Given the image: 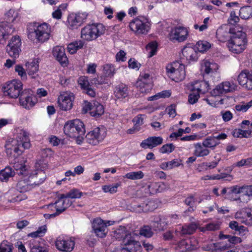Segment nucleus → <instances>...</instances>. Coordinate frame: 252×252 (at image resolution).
<instances>
[{
  "instance_id": "f257e3e1",
  "label": "nucleus",
  "mask_w": 252,
  "mask_h": 252,
  "mask_svg": "<svg viewBox=\"0 0 252 252\" xmlns=\"http://www.w3.org/2000/svg\"><path fill=\"white\" fill-rule=\"evenodd\" d=\"M27 31L29 38L32 40L35 38L39 42H44L49 39L51 27L46 23H33L28 25Z\"/></svg>"
},
{
  "instance_id": "f03ea898",
  "label": "nucleus",
  "mask_w": 252,
  "mask_h": 252,
  "mask_svg": "<svg viewBox=\"0 0 252 252\" xmlns=\"http://www.w3.org/2000/svg\"><path fill=\"white\" fill-rule=\"evenodd\" d=\"M247 43L246 34L240 31H235L230 35V38L228 42V47L231 52L240 54L245 49Z\"/></svg>"
},
{
  "instance_id": "7ed1b4c3",
  "label": "nucleus",
  "mask_w": 252,
  "mask_h": 252,
  "mask_svg": "<svg viewBox=\"0 0 252 252\" xmlns=\"http://www.w3.org/2000/svg\"><path fill=\"white\" fill-rule=\"evenodd\" d=\"M63 131L65 135L70 138L80 139L85 134V128L82 121L74 119L65 123Z\"/></svg>"
},
{
  "instance_id": "20e7f679",
  "label": "nucleus",
  "mask_w": 252,
  "mask_h": 252,
  "mask_svg": "<svg viewBox=\"0 0 252 252\" xmlns=\"http://www.w3.org/2000/svg\"><path fill=\"white\" fill-rule=\"evenodd\" d=\"M17 146L7 145L6 149L7 155H11L12 152L18 155H20L22 153V151L20 149V146L24 149H29L31 146L29 134L27 131L23 129H20L17 133L16 136Z\"/></svg>"
},
{
  "instance_id": "39448f33",
  "label": "nucleus",
  "mask_w": 252,
  "mask_h": 252,
  "mask_svg": "<svg viewBox=\"0 0 252 252\" xmlns=\"http://www.w3.org/2000/svg\"><path fill=\"white\" fill-rule=\"evenodd\" d=\"M131 31L136 35H145L148 33L150 25L148 19L143 16H138L133 19L129 24Z\"/></svg>"
},
{
  "instance_id": "423d86ee",
  "label": "nucleus",
  "mask_w": 252,
  "mask_h": 252,
  "mask_svg": "<svg viewBox=\"0 0 252 252\" xmlns=\"http://www.w3.org/2000/svg\"><path fill=\"white\" fill-rule=\"evenodd\" d=\"M166 72L169 77L176 82L183 80L186 76L185 65L179 62L168 64L166 66Z\"/></svg>"
},
{
  "instance_id": "0eeeda50",
  "label": "nucleus",
  "mask_w": 252,
  "mask_h": 252,
  "mask_svg": "<svg viewBox=\"0 0 252 252\" xmlns=\"http://www.w3.org/2000/svg\"><path fill=\"white\" fill-rule=\"evenodd\" d=\"M22 86L23 84L21 81L18 80H13L8 82L3 87L4 95L12 98H17L18 96L20 97Z\"/></svg>"
},
{
  "instance_id": "6e6552de",
  "label": "nucleus",
  "mask_w": 252,
  "mask_h": 252,
  "mask_svg": "<svg viewBox=\"0 0 252 252\" xmlns=\"http://www.w3.org/2000/svg\"><path fill=\"white\" fill-rule=\"evenodd\" d=\"M88 14L86 12L71 13L68 16L67 26L71 30L76 29L86 19Z\"/></svg>"
},
{
  "instance_id": "1a4fd4ad",
  "label": "nucleus",
  "mask_w": 252,
  "mask_h": 252,
  "mask_svg": "<svg viewBox=\"0 0 252 252\" xmlns=\"http://www.w3.org/2000/svg\"><path fill=\"white\" fill-rule=\"evenodd\" d=\"M21 41L19 36H14L10 40L6 46V52L12 58H16L19 57L21 51Z\"/></svg>"
},
{
  "instance_id": "9d476101",
  "label": "nucleus",
  "mask_w": 252,
  "mask_h": 252,
  "mask_svg": "<svg viewBox=\"0 0 252 252\" xmlns=\"http://www.w3.org/2000/svg\"><path fill=\"white\" fill-rule=\"evenodd\" d=\"M74 245V237H70L69 239H65L59 237L56 241V246L61 251L70 252L73 249Z\"/></svg>"
},
{
  "instance_id": "9b49d317",
  "label": "nucleus",
  "mask_w": 252,
  "mask_h": 252,
  "mask_svg": "<svg viewBox=\"0 0 252 252\" xmlns=\"http://www.w3.org/2000/svg\"><path fill=\"white\" fill-rule=\"evenodd\" d=\"M74 97L73 94L64 93L58 97L59 106L63 110L68 111L71 109L73 106L72 102Z\"/></svg>"
},
{
  "instance_id": "f8f14e48",
  "label": "nucleus",
  "mask_w": 252,
  "mask_h": 252,
  "mask_svg": "<svg viewBox=\"0 0 252 252\" xmlns=\"http://www.w3.org/2000/svg\"><path fill=\"white\" fill-rule=\"evenodd\" d=\"M32 94H31L29 90H25L22 92L19 97L21 105L28 109L33 107L36 102V99L32 97Z\"/></svg>"
},
{
  "instance_id": "ddd939ff",
  "label": "nucleus",
  "mask_w": 252,
  "mask_h": 252,
  "mask_svg": "<svg viewBox=\"0 0 252 252\" xmlns=\"http://www.w3.org/2000/svg\"><path fill=\"white\" fill-rule=\"evenodd\" d=\"M7 156H9L10 163L13 164V167L18 175L23 176L28 174L25 165L22 161L19 162V158H18L19 155L12 152L11 155H7Z\"/></svg>"
},
{
  "instance_id": "4468645a",
  "label": "nucleus",
  "mask_w": 252,
  "mask_h": 252,
  "mask_svg": "<svg viewBox=\"0 0 252 252\" xmlns=\"http://www.w3.org/2000/svg\"><path fill=\"white\" fill-rule=\"evenodd\" d=\"M188 33L186 28L179 26L172 30L169 34V38L172 41L183 42L187 38Z\"/></svg>"
},
{
  "instance_id": "2eb2a0df",
  "label": "nucleus",
  "mask_w": 252,
  "mask_h": 252,
  "mask_svg": "<svg viewBox=\"0 0 252 252\" xmlns=\"http://www.w3.org/2000/svg\"><path fill=\"white\" fill-rule=\"evenodd\" d=\"M123 245L129 252H142L139 242L134 239V235H129L124 240Z\"/></svg>"
},
{
  "instance_id": "dca6fc26",
  "label": "nucleus",
  "mask_w": 252,
  "mask_h": 252,
  "mask_svg": "<svg viewBox=\"0 0 252 252\" xmlns=\"http://www.w3.org/2000/svg\"><path fill=\"white\" fill-rule=\"evenodd\" d=\"M112 224L110 221H104L100 218H95V235L99 238L105 237L108 232V226Z\"/></svg>"
},
{
  "instance_id": "f3484780",
  "label": "nucleus",
  "mask_w": 252,
  "mask_h": 252,
  "mask_svg": "<svg viewBox=\"0 0 252 252\" xmlns=\"http://www.w3.org/2000/svg\"><path fill=\"white\" fill-rule=\"evenodd\" d=\"M238 81L240 85L248 90H252V71L244 70L238 76Z\"/></svg>"
},
{
  "instance_id": "a211bd4d",
  "label": "nucleus",
  "mask_w": 252,
  "mask_h": 252,
  "mask_svg": "<svg viewBox=\"0 0 252 252\" xmlns=\"http://www.w3.org/2000/svg\"><path fill=\"white\" fill-rule=\"evenodd\" d=\"M236 88V85L231 84L229 82H224L217 86L211 94L215 96L220 95L228 92H233Z\"/></svg>"
},
{
  "instance_id": "6ab92c4d",
  "label": "nucleus",
  "mask_w": 252,
  "mask_h": 252,
  "mask_svg": "<svg viewBox=\"0 0 252 252\" xmlns=\"http://www.w3.org/2000/svg\"><path fill=\"white\" fill-rule=\"evenodd\" d=\"M152 226L156 231H163L168 224L167 218L163 216H154L151 218Z\"/></svg>"
},
{
  "instance_id": "aec40b11",
  "label": "nucleus",
  "mask_w": 252,
  "mask_h": 252,
  "mask_svg": "<svg viewBox=\"0 0 252 252\" xmlns=\"http://www.w3.org/2000/svg\"><path fill=\"white\" fill-rule=\"evenodd\" d=\"M155 208V203L153 201H148L141 204L135 203L131 206V211L138 213L152 211Z\"/></svg>"
},
{
  "instance_id": "412c9836",
  "label": "nucleus",
  "mask_w": 252,
  "mask_h": 252,
  "mask_svg": "<svg viewBox=\"0 0 252 252\" xmlns=\"http://www.w3.org/2000/svg\"><path fill=\"white\" fill-rule=\"evenodd\" d=\"M235 31V29H229L226 26H221L216 31V37L219 41L224 42L229 40V34L232 35Z\"/></svg>"
},
{
  "instance_id": "4be33fe9",
  "label": "nucleus",
  "mask_w": 252,
  "mask_h": 252,
  "mask_svg": "<svg viewBox=\"0 0 252 252\" xmlns=\"http://www.w3.org/2000/svg\"><path fill=\"white\" fill-rule=\"evenodd\" d=\"M34 188L42 184L46 178L45 172L42 170L37 169L33 171L30 175H28Z\"/></svg>"
},
{
  "instance_id": "5701e85b",
  "label": "nucleus",
  "mask_w": 252,
  "mask_h": 252,
  "mask_svg": "<svg viewBox=\"0 0 252 252\" xmlns=\"http://www.w3.org/2000/svg\"><path fill=\"white\" fill-rule=\"evenodd\" d=\"M163 139L161 136H150L142 141L140 146L144 149H152L163 143Z\"/></svg>"
},
{
  "instance_id": "b1692460",
  "label": "nucleus",
  "mask_w": 252,
  "mask_h": 252,
  "mask_svg": "<svg viewBox=\"0 0 252 252\" xmlns=\"http://www.w3.org/2000/svg\"><path fill=\"white\" fill-rule=\"evenodd\" d=\"M23 176V178L18 182L16 185V189L20 192H26L34 188L31 180L28 177V175Z\"/></svg>"
},
{
  "instance_id": "393cba45",
  "label": "nucleus",
  "mask_w": 252,
  "mask_h": 252,
  "mask_svg": "<svg viewBox=\"0 0 252 252\" xmlns=\"http://www.w3.org/2000/svg\"><path fill=\"white\" fill-rule=\"evenodd\" d=\"M53 54L62 65L67 64L68 59L65 55L64 48L60 46L55 47L53 49Z\"/></svg>"
},
{
  "instance_id": "a878e982",
  "label": "nucleus",
  "mask_w": 252,
  "mask_h": 252,
  "mask_svg": "<svg viewBox=\"0 0 252 252\" xmlns=\"http://www.w3.org/2000/svg\"><path fill=\"white\" fill-rule=\"evenodd\" d=\"M210 89L208 82L205 81H196L191 85V92L196 91L198 93L205 94Z\"/></svg>"
},
{
  "instance_id": "bb28decb",
  "label": "nucleus",
  "mask_w": 252,
  "mask_h": 252,
  "mask_svg": "<svg viewBox=\"0 0 252 252\" xmlns=\"http://www.w3.org/2000/svg\"><path fill=\"white\" fill-rule=\"evenodd\" d=\"M94 35V24H88L81 32V37L82 39L87 41H91L93 39Z\"/></svg>"
},
{
  "instance_id": "cd10ccee",
  "label": "nucleus",
  "mask_w": 252,
  "mask_h": 252,
  "mask_svg": "<svg viewBox=\"0 0 252 252\" xmlns=\"http://www.w3.org/2000/svg\"><path fill=\"white\" fill-rule=\"evenodd\" d=\"M194 47L186 46L182 50V54L186 60L189 61H195L197 59V53Z\"/></svg>"
},
{
  "instance_id": "c85d7f7f",
  "label": "nucleus",
  "mask_w": 252,
  "mask_h": 252,
  "mask_svg": "<svg viewBox=\"0 0 252 252\" xmlns=\"http://www.w3.org/2000/svg\"><path fill=\"white\" fill-rule=\"evenodd\" d=\"M218 69V65L214 63H211L207 60L202 61L201 64V70L202 72L208 74L212 73Z\"/></svg>"
},
{
  "instance_id": "c756f323",
  "label": "nucleus",
  "mask_w": 252,
  "mask_h": 252,
  "mask_svg": "<svg viewBox=\"0 0 252 252\" xmlns=\"http://www.w3.org/2000/svg\"><path fill=\"white\" fill-rule=\"evenodd\" d=\"M152 79H138L136 83L137 87L140 88V91L142 93H148L152 88Z\"/></svg>"
},
{
  "instance_id": "7c9ffc66",
  "label": "nucleus",
  "mask_w": 252,
  "mask_h": 252,
  "mask_svg": "<svg viewBox=\"0 0 252 252\" xmlns=\"http://www.w3.org/2000/svg\"><path fill=\"white\" fill-rule=\"evenodd\" d=\"M14 30L11 25H0V44L3 43L5 41L8 35L13 33Z\"/></svg>"
},
{
  "instance_id": "2f4dec72",
  "label": "nucleus",
  "mask_w": 252,
  "mask_h": 252,
  "mask_svg": "<svg viewBox=\"0 0 252 252\" xmlns=\"http://www.w3.org/2000/svg\"><path fill=\"white\" fill-rule=\"evenodd\" d=\"M59 199L55 203V208L56 210V212L50 215V217H55L66 210L64 204L63 202L64 197H65L64 194H61L58 196Z\"/></svg>"
},
{
  "instance_id": "473e14b6",
  "label": "nucleus",
  "mask_w": 252,
  "mask_h": 252,
  "mask_svg": "<svg viewBox=\"0 0 252 252\" xmlns=\"http://www.w3.org/2000/svg\"><path fill=\"white\" fill-rule=\"evenodd\" d=\"M114 94L118 99L126 98L128 94L127 87L125 84H119L115 87Z\"/></svg>"
},
{
  "instance_id": "72a5a7b5",
  "label": "nucleus",
  "mask_w": 252,
  "mask_h": 252,
  "mask_svg": "<svg viewBox=\"0 0 252 252\" xmlns=\"http://www.w3.org/2000/svg\"><path fill=\"white\" fill-rule=\"evenodd\" d=\"M135 234L134 233H128L126 228L124 226H120L119 228L114 231V237L116 239L118 240L123 239V243H124V240L128 235H134Z\"/></svg>"
},
{
  "instance_id": "f704fd0d",
  "label": "nucleus",
  "mask_w": 252,
  "mask_h": 252,
  "mask_svg": "<svg viewBox=\"0 0 252 252\" xmlns=\"http://www.w3.org/2000/svg\"><path fill=\"white\" fill-rule=\"evenodd\" d=\"M27 67V71L28 74L31 76L32 78H35L37 76V72L38 70L39 65L38 61H33L30 63L26 64Z\"/></svg>"
},
{
  "instance_id": "c9c22d12",
  "label": "nucleus",
  "mask_w": 252,
  "mask_h": 252,
  "mask_svg": "<svg viewBox=\"0 0 252 252\" xmlns=\"http://www.w3.org/2000/svg\"><path fill=\"white\" fill-rule=\"evenodd\" d=\"M84 42L82 40H76L69 43L67 46L68 51L71 54H74L76 51L83 48Z\"/></svg>"
},
{
  "instance_id": "e433bc0d",
  "label": "nucleus",
  "mask_w": 252,
  "mask_h": 252,
  "mask_svg": "<svg viewBox=\"0 0 252 252\" xmlns=\"http://www.w3.org/2000/svg\"><path fill=\"white\" fill-rule=\"evenodd\" d=\"M15 173L12 168L6 167L0 171V180L2 182H6L10 177L14 176Z\"/></svg>"
},
{
  "instance_id": "4c0bfd02",
  "label": "nucleus",
  "mask_w": 252,
  "mask_h": 252,
  "mask_svg": "<svg viewBox=\"0 0 252 252\" xmlns=\"http://www.w3.org/2000/svg\"><path fill=\"white\" fill-rule=\"evenodd\" d=\"M194 147V154L197 157H204L207 156L209 154V150L205 148L200 143L195 144Z\"/></svg>"
},
{
  "instance_id": "58836bf2",
  "label": "nucleus",
  "mask_w": 252,
  "mask_h": 252,
  "mask_svg": "<svg viewBox=\"0 0 252 252\" xmlns=\"http://www.w3.org/2000/svg\"><path fill=\"white\" fill-rule=\"evenodd\" d=\"M107 134V130L105 127L103 126H98L95 128V140L98 143L101 142Z\"/></svg>"
},
{
  "instance_id": "ea45409f",
  "label": "nucleus",
  "mask_w": 252,
  "mask_h": 252,
  "mask_svg": "<svg viewBox=\"0 0 252 252\" xmlns=\"http://www.w3.org/2000/svg\"><path fill=\"white\" fill-rule=\"evenodd\" d=\"M239 15L243 19H248L252 17V6H246L242 7L239 11Z\"/></svg>"
},
{
  "instance_id": "a19ab883",
  "label": "nucleus",
  "mask_w": 252,
  "mask_h": 252,
  "mask_svg": "<svg viewBox=\"0 0 252 252\" xmlns=\"http://www.w3.org/2000/svg\"><path fill=\"white\" fill-rule=\"evenodd\" d=\"M211 44L207 41L199 40L195 45V48L198 52L204 53L211 48Z\"/></svg>"
},
{
  "instance_id": "79ce46f5",
  "label": "nucleus",
  "mask_w": 252,
  "mask_h": 252,
  "mask_svg": "<svg viewBox=\"0 0 252 252\" xmlns=\"http://www.w3.org/2000/svg\"><path fill=\"white\" fill-rule=\"evenodd\" d=\"M196 228V224L192 223L189 225H185L183 226L181 232L183 235H190L193 234L195 231Z\"/></svg>"
},
{
  "instance_id": "37998d69",
  "label": "nucleus",
  "mask_w": 252,
  "mask_h": 252,
  "mask_svg": "<svg viewBox=\"0 0 252 252\" xmlns=\"http://www.w3.org/2000/svg\"><path fill=\"white\" fill-rule=\"evenodd\" d=\"M116 68L112 64H106L103 66V73L105 77L112 78L116 73Z\"/></svg>"
},
{
  "instance_id": "c03bdc74",
  "label": "nucleus",
  "mask_w": 252,
  "mask_h": 252,
  "mask_svg": "<svg viewBox=\"0 0 252 252\" xmlns=\"http://www.w3.org/2000/svg\"><path fill=\"white\" fill-rule=\"evenodd\" d=\"M220 142L217 141L212 136L206 138L203 141L202 145L205 148H214Z\"/></svg>"
},
{
  "instance_id": "a18cd8bd",
  "label": "nucleus",
  "mask_w": 252,
  "mask_h": 252,
  "mask_svg": "<svg viewBox=\"0 0 252 252\" xmlns=\"http://www.w3.org/2000/svg\"><path fill=\"white\" fill-rule=\"evenodd\" d=\"M229 247H230V245L229 246H220L219 243H211L204 246L203 249L206 251L215 252L218 250H224Z\"/></svg>"
},
{
  "instance_id": "49530a36",
  "label": "nucleus",
  "mask_w": 252,
  "mask_h": 252,
  "mask_svg": "<svg viewBox=\"0 0 252 252\" xmlns=\"http://www.w3.org/2000/svg\"><path fill=\"white\" fill-rule=\"evenodd\" d=\"M139 235L146 238H151L154 235L151 226L144 225L139 229Z\"/></svg>"
},
{
  "instance_id": "de8ad7c7",
  "label": "nucleus",
  "mask_w": 252,
  "mask_h": 252,
  "mask_svg": "<svg viewBox=\"0 0 252 252\" xmlns=\"http://www.w3.org/2000/svg\"><path fill=\"white\" fill-rule=\"evenodd\" d=\"M233 135L235 137H249L252 135V131L244 130L241 129H236L233 131Z\"/></svg>"
},
{
  "instance_id": "09e8293b",
  "label": "nucleus",
  "mask_w": 252,
  "mask_h": 252,
  "mask_svg": "<svg viewBox=\"0 0 252 252\" xmlns=\"http://www.w3.org/2000/svg\"><path fill=\"white\" fill-rule=\"evenodd\" d=\"M144 174L141 171L137 172H130L126 173L125 178L128 179L135 180L142 179L144 177Z\"/></svg>"
},
{
  "instance_id": "8fccbe9b",
  "label": "nucleus",
  "mask_w": 252,
  "mask_h": 252,
  "mask_svg": "<svg viewBox=\"0 0 252 252\" xmlns=\"http://www.w3.org/2000/svg\"><path fill=\"white\" fill-rule=\"evenodd\" d=\"M185 203L189 206V208L187 210L188 212H192L194 210L195 206V199L193 195H189L184 200Z\"/></svg>"
},
{
  "instance_id": "3c124183",
  "label": "nucleus",
  "mask_w": 252,
  "mask_h": 252,
  "mask_svg": "<svg viewBox=\"0 0 252 252\" xmlns=\"http://www.w3.org/2000/svg\"><path fill=\"white\" fill-rule=\"evenodd\" d=\"M30 252H47L46 249L36 244V241L34 240L30 241Z\"/></svg>"
},
{
  "instance_id": "603ef678",
  "label": "nucleus",
  "mask_w": 252,
  "mask_h": 252,
  "mask_svg": "<svg viewBox=\"0 0 252 252\" xmlns=\"http://www.w3.org/2000/svg\"><path fill=\"white\" fill-rule=\"evenodd\" d=\"M105 76L98 77L97 79L95 80V87L98 88L99 86L104 85V86H101V88L103 90L106 89L109 86L108 79Z\"/></svg>"
},
{
  "instance_id": "864d4df0",
  "label": "nucleus",
  "mask_w": 252,
  "mask_h": 252,
  "mask_svg": "<svg viewBox=\"0 0 252 252\" xmlns=\"http://www.w3.org/2000/svg\"><path fill=\"white\" fill-rule=\"evenodd\" d=\"M78 83L81 89L84 90L90 86H92L91 83H89L88 77L84 76H80L78 78Z\"/></svg>"
},
{
  "instance_id": "5fc2aeb1",
  "label": "nucleus",
  "mask_w": 252,
  "mask_h": 252,
  "mask_svg": "<svg viewBox=\"0 0 252 252\" xmlns=\"http://www.w3.org/2000/svg\"><path fill=\"white\" fill-rule=\"evenodd\" d=\"M251 106H252V100L247 103L241 102L240 104L236 105L235 106V109L238 111L245 112Z\"/></svg>"
},
{
  "instance_id": "6e6d98bb",
  "label": "nucleus",
  "mask_w": 252,
  "mask_h": 252,
  "mask_svg": "<svg viewBox=\"0 0 252 252\" xmlns=\"http://www.w3.org/2000/svg\"><path fill=\"white\" fill-rule=\"evenodd\" d=\"M120 186V183H116L113 185H105L102 187V189L105 192L113 194L117 191L118 188Z\"/></svg>"
},
{
  "instance_id": "4d7b16f0",
  "label": "nucleus",
  "mask_w": 252,
  "mask_h": 252,
  "mask_svg": "<svg viewBox=\"0 0 252 252\" xmlns=\"http://www.w3.org/2000/svg\"><path fill=\"white\" fill-rule=\"evenodd\" d=\"M5 19L8 22H13L18 17V13L14 9H9L5 14Z\"/></svg>"
},
{
  "instance_id": "13d9d810",
  "label": "nucleus",
  "mask_w": 252,
  "mask_h": 252,
  "mask_svg": "<svg viewBox=\"0 0 252 252\" xmlns=\"http://www.w3.org/2000/svg\"><path fill=\"white\" fill-rule=\"evenodd\" d=\"M175 147L173 144H166L159 149V152L162 154L170 153L175 150Z\"/></svg>"
},
{
  "instance_id": "bf43d9fd",
  "label": "nucleus",
  "mask_w": 252,
  "mask_h": 252,
  "mask_svg": "<svg viewBox=\"0 0 252 252\" xmlns=\"http://www.w3.org/2000/svg\"><path fill=\"white\" fill-rule=\"evenodd\" d=\"M82 193L77 189H72L66 194H64L65 197H69L70 198H78L82 195Z\"/></svg>"
},
{
  "instance_id": "052dcab7",
  "label": "nucleus",
  "mask_w": 252,
  "mask_h": 252,
  "mask_svg": "<svg viewBox=\"0 0 252 252\" xmlns=\"http://www.w3.org/2000/svg\"><path fill=\"white\" fill-rule=\"evenodd\" d=\"M13 247L10 243L3 242L0 245V252H12Z\"/></svg>"
},
{
  "instance_id": "680f3d73",
  "label": "nucleus",
  "mask_w": 252,
  "mask_h": 252,
  "mask_svg": "<svg viewBox=\"0 0 252 252\" xmlns=\"http://www.w3.org/2000/svg\"><path fill=\"white\" fill-rule=\"evenodd\" d=\"M158 47V44L156 41H153L150 43H149L147 46H146V49L147 50H150V57H151L153 56L154 55H155L156 52H157V49Z\"/></svg>"
},
{
  "instance_id": "e2e57ef3",
  "label": "nucleus",
  "mask_w": 252,
  "mask_h": 252,
  "mask_svg": "<svg viewBox=\"0 0 252 252\" xmlns=\"http://www.w3.org/2000/svg\"><path fill=\"white\" fill-rule=\"evenodd\" d=\"M66 7V4L61 5L57 10L52 13V16L54 18L56 19H60L62 17V13L61 11L62 9H65Z\"/></svg>"
},
{
  "instance_id": "0e129e2a",
  "label": "nucleus",
  "mask_w": 252,
  "mask_h": 252,
  "mask_svg": "<svg viewBox=\"0 0 252 252\" xmlns=\"http://www.w3.org/2000/svg\"><path fill=\"white\" fill-rule=\"evenodd\" d=\"M95 30H96V32H95V38H96L104 33L105 27L103 24L98 23L95 24Z\"/></svg>"
},
{
  "instance_id": "69168bd1",
  "label": "nucleus",
  "mask_w": 252,
  "mask_h": 252,
  "mask_svg": "<svg viewBox=\"0 0 252 252\" xmlns=\"http://www.w3.org/2000/svg\"><path fill=\"white\" fill-rule=\"evenodd\" d=\"M199 97V94L196 91L192 92L189 95V102L190 104H193L195 103Z\"/></svg>"
},
{
  "instance_id": "338daca9",
  "label": "nucleus",
  "mask_w": 252,
  "mask_h": 252,
  "mask_svg": "<svg viewBox=\"0 0 252 252\" xmlns=\"http://www.w3.org/2000/svg\"><path fill=\"white\" fill-rule=\"evenodd\" d=\"M144 115L139 114L133 119V122L134 123V126L138 127L143 124V117Z\"/></svg>"
},
{
  "instance_id": "774afa93",
  "label": "nucleus",
  "mask_w": 252,
  "mask_h": 252,
  "mask_svg": "<svg viewBox=\"0 0 252 252\" xmlns=\"http://www.w3.org/2000/svg\"><path fill=\"white\" fill-rule=\"evenodd\" d=\"M244 215L246 219L244 220L245 219L243 217L242 220H241V222L247 225L252 224V214L251 212L245 213Z\"/></svg>"
}]
</instances>
